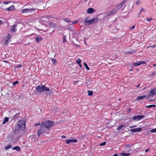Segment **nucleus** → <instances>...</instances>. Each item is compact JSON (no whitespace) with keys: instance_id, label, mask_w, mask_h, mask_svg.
Here are the masks:
<instances>
[{"instance_id":"obj_24","label":"nucleus","mask_w":156,"mask_h":156,"mask_svg":"<svg viewBox=\"0 0 156 156\" xmlns=\"http://www.w3.org/2000/svg\"><path fill=\"white\" fill-rule=\"evenodd\" d=\"M120 155L121 156H129L130 155V153H122L120 154Z\"/></svg>"},{"instance_id":"obj_1","label":"nucleus","mask_w":156,"mask_h":156,"mask_svg":"<svg viewBox=\"0 0 156 156\" xmlns=\"http://www.w3.org/2000/svg\"><path fill=\"white\" fill-rule=\"evenodd\" d=\"M54 125V122L50 120L42 122L40 129L37 132L38 136H39L41 134L47 133L48 132V130Z\"/></svg>"},{"instance_id":"obj_58","label":"nucleus","mask_w":156,"mask_h":156,"mask_svg":"<svg viewBox=\"0 0 156 156\" xmlns=\"http://www.w3.org/2000/svg\"><path fill=\"white\" fill-rule=\"evenodd\" d=\"M140 86V84H139V85H138L136 86V87H139V86Z\"/></svg>"},{"instance_id":"obj_14","label":"nucleus","mask_w":156,"mask_h":156,"mask_svg":"<svg viewBox=\"0 0 156 156\" xmlns=\"http://www.w3.org/2000/svg\"><path fill=\"white\" fill-rule=\"evenodd\" d=\"M116 12L115 10H113L109 12V13L107 16V17H108L110 16L113 14L116 13Z\"/></svg>"},{"instance_id":"obj_30","label":"nucleus","mask_w":156,"mask_h":156,"mask_svg":"<svg viewBox=\"0 0 156 156\" xmlns=\"http://www.w3.org/2000/svg\"><path fill=\"white\" fill-rule=\"evenodd\" d=\"M88 95L89 96H91L93 95V92L92 91H88Z\"/></svg>"},{"instance_id":"obj_9","label":"nucleus","mask_w":156,"mask_h":156,"mask_svg":"<svg viewBox=\"0 0 156 156\" xmlns=\"http://www.w3.org/2000/svg\"><path fill=\"white\" fill-rule=\"evenodd\" d=\"M126 0H124L121 3L118 5L116 7L117 9H120L124 5V3Z\"/></svg>"},{"instance_id":"obj_12","label":"nucleus","mask_w":156,"mask_h":156,"mask_svg":"<svg viewBox=\"0 0 156 156\" xmlns=\"http://www.w3.org/2000/svg\"><path fill=\"white\" fill-rule=\"evenodd\" d=\"M95 11L93 8H89L87 10V12L89 14H91L95 12Z\"/></svg>"},{"instance_id":"obj_25","label":"nucleus","mask_w":156,"mask_h":156,"mask_svg":"<svg viewBox=\"0 0 156 156\" xmlns=\"http://www.w3.org/2000/svg\"><path fill=\"white\" fill-rule=\"evenodd\" d=\"M19 115V113H16V115H15L14 116H13V119L14 120H16V119L18 117Z\"/></svg>"},{"instance_id":"obj_54","label":"nucleus","mask_w":156,"mask_h":156,"mask_svg":"<svg viewBox=\"0 0 156 156\" xmlns=\"http://www.w3.org/2000/svg\"><path fill=\"white\" fill-rule=\"evenodd\" d=\"M79 64V65L80 67H81V68H82V66H81V63H80V64Z\"/></svg>"},{"instance_id":"obj_45","label":"nucleus","mask_w":156,"mask_h":156,"mask_svg":"<svg viewBox=\"0 0 156 156\" xmlns=\"http://www.w3.org/2000/svg\"><path fill=\"white\" fill-rule=\"evenodd\" d=\"M40 125L41 126V124H40V122H38V123H36L34 125V126H39V125Z\"/></svg>"},{"instance_id":"obj_26","label":"nucleus","mask_w":156,"mask_h":156,"mask_svg":"<svg viewBox=\"0 0 156 156\" xmlns=\"http://www.w3.org/2000/svg\"><path fill=\"white\" fill-rule=\"evenodd\" d=\"M9 120V118L8 117H5L4 119L3 122L2 124H4L5 123L7 122Z\"/></svg>"},{"instance_id":"obj_34","label":"nucleus","mask_w":156,"mask_h":156,"mask_svg":"<svg viewBox=\"0 0 156 156\" xmlns=\"http://www.w3.org/2000/svg\"><path fill=\"white\" fill-rule=\"evenodd\" d=\"M150 131L151 132H152V133L156 132V128L153 129H152L151 130H150Z\"/></svg>"},{"instance_id":"obj_28","label":"nucleus","mask_w":156,"mask_h":156,"mask_svg":"<svg viewBox=\"0 0 156 156\" xmlns=\"http://www.w3.org/2000/svg\"><path fill=\"white\" fill-rule=\"evenodd\" d=\"M12 147V145L10 144L9 145H8L7 146H6L5 147V149L6 150H7L9 148H11Z\"/></svg>"},{"instance_id":"obj_53","label":"nucleus","mask_w":156,"mask_h":156,"mask_svg":"<svg viewBox=\"0 0 156 156\" xmlns=\"http://www.w3.org/2000/svg\"><path fill=\"white\" fill-rule=\"evenodd\" d=\"M2 23V21L0 20V25H1Z\"/></svg>"},{"instance_id":"obj_41","label":"nucleus","mask_w":156,"mask_h":156,"mask_svg":"<svg viewBox=\"0 0 156 156\" xmlns=\"http://www.w3.org/2000/svg\"><path fill=\"white\" fill-rule=\"evenodd\" d=\"M78 22V21L77 20H75L74 21L71 22L72 24H76Z\"/></svg>"},{"instance_id":"obj_29","label":"nucleus","mask_w":156,"mask_h":156,"mask_svg":"<svg viewBox=\"0 0 156 156\" xmlns=\"http://www.w3.org/2000/svg\"><path fill=\"white\" fill-rule=\"evenodd\" d=\"M156 107V106L155 105H150L148 106H146V107L147 108H151L152 107Z\"/></svg>"},{"instance_id":"obj_43","label":"nucleus","mask_w":156,"mask_h":156,"mask_svg":"<svg viewBox=\"0 0 156 156\" xmlns=\"http://www.w3.org/2000/svg\"><path fill=\"white\" fill-rule=\"evenodd\" d=\"M22 66L21 65H18L16 67V68H20L22 67Z\"/></svg>"},{"instance_id":"obj_63","label":"nucleus","mask_w":156,"mask_h":156,"mask_svg":"<svg viewBox=\"0 0 156 156\" xmlns=\"http://www.w3.org/2000/svg\"><path fill=\"white\" fill-rule=\"evenodd\" d=\"M68 28L69 29V28H70V27H69Z\"/></svg>"},{"instance_id":"obj_55","label":"nucleus","mask_w":156,"mask_h":156,"mask_svg":"<svg viewBox=\"0 0 156 156\" xmlns=\"http://www.w3.org/2000/svg\"><path fill=\"white\" fill-rule=\"evenodd\" d=\"M148 151H149V149H146V150H145V151L146 152H147Z\"/></svg>"},{"instance_id":"obj_36","label":"nucleus","mask_w":156,"mask_h":156,"mask_svg":"<svg viewBox=\"0 0 156 156\" xmlns=\"http://www.w3.org/2000/svg\"><path fill=\"white\" fill-rule=\"evenodd\" d=\"M89 18V17H86L84 18V23L86 22V21H87L88 20L87 19H88Z\"/></svg>"},{"instance_id":"obj_22","label":"nucleus","mask_w":156,"mask_h":156,"mask_svg":"<svg viewBox=\"0 0 156 156\" xmlns=\"http://www.w3.org/2000/svg\"><path fill=\"white\" fill-rule=\"evenodd\" d=\"M20 149H21L20 147L18 146H16L14 147H13L12 148V150H15L17 151H20Z\"/></svg>"},{"instance_id":"obj_32","label":"nucleus","mask_w":156,"mask_h":156,"mask_svg":"<svg viewBox=\"0 0 156 156\" xmlns=\"http://www.w3.org/2000/svg\"><path fill=\"white\" fill-rule=\"evenodd\" d=\"M64 20L65 21L67 22H69V23H71V22L70 20L68 18H65L64 19Z\"/></svg>"},{"instance_id":"obj_19","label":"nucleus","mask_w":156,"mask_h":156,"mask_svg":"<svg viewBox=\"0 0 156 156\" xmlns=\"http://www.w3.org/2000/svg\"><path fill=\"white\" fill-rule=\"evenodd\" d=\"M35 39L36 41L38 43H39L42 40V37L40 36L36 37Z\"/></svg>"},{"instance_id":"obj_2","label":"nucleus","mask_w":156,"mask_h":156,"mask_svg":"<svg viewBox=\"0 0 156 156\" xmlns=\"http://www.w3.org/2000/svg\"><path fill=\"white\" fill-rule=\"evenodd\" d=\"M45 91H49V92H48L46 94V95L48 96V95L52 94V92L51 90H50L49 91V89L48 87H46L45 85H41L37 86L36 88L35 91V95H37L41 93L42 92H44Z\"/></svg>"},{"instance_id":"obj_3","label":"nucleus","mask_w":156,"mask_h":156,"mask_svg":"<svg viewBox=\"0 0 156 156\" xmlns=\"http://www.w3.org/2000/svg\"><path fill=\"white\" fill-rule=\"evenodd\" d=\"M26 122L24 119H21L18 122L16 126L21 130H23L25 128Z\"/></svg>"},{"instance_id":"obj_49","label":"nucleus","mask_w":156,"mask_h":156,"mask_svg":"<svg viewBox=\"0 0 156 156\" xmlns=\"http://www.w3.org/2000/svg\"><path fill=\"white\" fill-rule=\"evenodd\" d=\"M155 99H154L153 100L150 99L148 100V101H154Z\"/></svg>"},{"instance_id":"obj_50","label":"nucleus","mask_w":156,"mask_h":156,"mask_svg":"<svg viewBox=\"0 0 156 156\" xmlns=\"http://www.w3.org/2000/svg\"><path fill=\"white\" fill-rule=\"evenodd\" d=\"M61 137L62 138H66V136H64V135H62Z\"/></svg>"},{"instance_id":"obj_16","label":"nucleus","mask_w":156,"mask_h":156,"mask_svg":"<svg viewBox=\"0 0 156 156\" xmlns=\"http://www.w3.org/2000/svg\"><path fill=\"white\" fill-rule=\"evenodd\" d=\"M19 127H17L16 126L15 127V129L13 131L14 133L15 134H18L19 133V130H21L20 128H19Z\"/></svg>"},{"instance_id":"obj_38","label":"nucleus","mask_w":156,"mask_h":156,"mask_svg":"<svg viewBox=\"0 0 156 156\" xmlns=\"http://www.w3.org/2000/svg\"><path fill=\"white\" fill-rule=\"evenodd\" d=\"M52 62L53 64H55L56 63V61L55 59L54 58L51 59Z\"/></svg>"},{"instance_id":"obj_42","label":"nucleus","mask_w":156,"mask_h":156,"mask_svg":"<svg viewBox=\"0 0 156 156\" xmlns=\"http://www.w3.org/2000/svg\"><path fill=\"white\" fill-rule=\"evenodd\" d=\"M18 81H16L15 82H14L13 83V85H14V86L16 84H18Z\"/></svg>"},{"instance_id":"obj_60","label":"nucleus","mask_w":156,"mask_h":156,"mask_svg":"<svg viewBox=\"0 0 156 156\" xmlns=\"http://www.w3.org/2000/svg\"><path fill=\"white\" fill-rule=\"evenodd\" d=\"M121 98H120V99H119V101H121Z\"/></svg>"},{"instance_id":"obj_4","label":"nucleus","mask_w":156,"mask_h":156,"mask_svg":"<svg viewBox=\"0 0 156 156\" xmlns=\"http://www.w3.org/2000/svg\"><path fill=\"white\" fill-rule=\"evenodd\" d=\"M11 41V36L10 34L9 33L7 34V35L5 38V45H7L8 43Z\"/></svg>"},{"instance_id":"obj_5","label":"nucleus","mask_w":156,"mask_h":156,"mask_svg":"<svg viewBox=\"0 0 156 156\" xmlns=\"http://www.w3.org/2000/svg\"><path fill=\"white\" fill-rule=\"evenodd\" d=\"M156 94V90L155 89H152L148 94V97L147 98H148L150 97L155 95Z\"/></svg>"},{"instance_id":"obj_18","label":"nucleus","mask_w":156,"mask_h":156,"mask_svg":"<svg viewBox=\"0 0 156 156\" xmlns=\"http://www.w3.org/2000/svg\"><path fill=\"white\" fill-rule=\"evenodd\" d=\"M90 21L91 22V23L92 24L94 23H96L97 22L98 20L97 18H95L92 19L90 20Z\"/></svg>"},{"instance_id":"obj_11","label":"nucleus","mask_w":156,"mask_h":156,"mask_svg":"<svg viewBox=\"0 0 156 156\" xmlns=\"http://www.w3.org/2000/svg\"><path fill=\"white\" fill-rule=\"evenodd\" d=\"M77 141V140L76 139H71V140H68L66 141V143L68 144H69L70 143H76Z\"/></svg>"},{"instance_id":"obj_39","label":"nucleus","mask_w":156,"mask_h":156,"mask_svg":"<svg viewBox=\"0 0 156 156\" xmlns=\"http://www.w3.org/2000/svg\"><path fill=\"white\" fill-rule=\"evenodd\" d=\"M10 2V1H4L3 2V4H7L9 3Z\"/></svg>"},{"instance_id":"obj_17","label":"nucleus","mask_w":156,"mask_h":156,"mask_svg":"<svg viewBox=\"0 0 156 156\" xmlns=\"http://www.w3.org/2000/svg\"><path fill=\"white\" fill-rule=\"evenodd\" d=\"M15 9L14 6L13 5H12L8 8L5 9L6 11H10L14 10Z\"/></svg>"},{"instance_id":"obj_35","label":"nucleus","mask_w":156,"mask_h":156,"mask_svg":"<svg viewBox=\"0 0 156 156\" xmlns=\"http://www.w3.org/2000/svg\"><path fill=\"white\" fill-rule=\"evenodd\" d=\"M135 52V51H132V52H130V51H129V52H125V54H132V53H133Z\"/></svg>"},{"instance_id":"obj_48","label":"nucleus","mask_w":156,"mask_h":156,"mask_svg":"<svg viewBox=\"0 0 156 156\" xmlns=\"http://www.w3.org/2000/svg\"><path fill=\"white\" fill-rule=\"evenodd\" d=\"M144 10V9L143 8H142L141 9V10L140 12H139V15H140V13H141V12L142 11H143Z\"/></svg>"},{"instance_id":"obj_64","label":"nucleus","mask_w":156,"mask_h":156,"mask_svg":"<svg viewBox=\"0 0 156 156\" xmlns=\"http://www.w3.org/2000/svg\"><path fill=\"white\" fill-rule=\"evenodd\" d=\"M68 28L69 29V28H70V27H69Z\"/></svg>"},{"instance_id":"obj_59","label":"nucleus","mask_w":156,"mask_h":156,"mask_svg":"<svg viewBox=\"0 0 156 156\" xmlns=\"http://www.w3.org/2000/svg\"><path fill=\"white\" fill-rule=\"evenodd\" d=\"M153 66H156V64H153Z\"/></svg>"},{"instance_id":"obj_37","label":"nucleus","mask_w":156,"mask_h":156,"mask_svg":"<svg viewBox=\"0 0 156 156\" xmlns=\"http://www.w3.org/2000/svg\"><path fill=\"white\" fill-rule=\"evenodd\" d=\"M153 20V19L152 18H147L146 19V20L148 21V22H150V21L151 20Z\"/></svg>"},{"instance_id":"obj_56","label":"nucleus","mask_w":156,"mask_h":156,"mask_svg":"<svg viewBox=\"0 0 156 156\" xmlns=\"http://www.w3.org/2000/svg\"><path fill=\"white\" fill-rule=\"evenodd\" d=\"M113 156H118V154H114Z\"/></svg>"},{"instance_id":"obj_44","label":"nucleus","mask_w":156,"mask_h":156,"mask_svg":"<svg viewBox=\"0 0 156 156\" xmlns=\"http://www.w3.org/2000/svg\"><path fill=\"white\" fill-rule=\"evenodd\" d=\"M106 144L105 142H104L103 143H101L100 144V146H102L105 145Z\"/></svg>"},{"instance_id":"obj_13","label":"nucleus","mask_w":156,"mask_h":156,"mask_svg":"<svg viewBox=\"0 0 156 156\" xmlns=\"http://www.w3.org/2000/svg\"><path fill=\"white\" fill-rule=\"evenodd\" d=\"M17 25L16 24L12 26L11 27V30L14 32H15L16 30V27H17Z\"/></svg>"},{"instance_id":"obj_61","label":"nucleus","mask_w":156,"mask_h":156,"mask_svg":"<svg viewBox=\"0 0 156 156\" xmlns=\"http://www.w3.org/2000/svg\"><path fill=\"white\" fill-rule=\"evenodd\" d=\"M4 62H8L7 61H4Z\"/></svg>"},{"instance_id":"obj_51","label":"nucleus","mask_w":156,"mask_h":156,"mask_svg":"<svg viewBox=\"0 0 156 156\" xmlns=\"http://www.w3.org/2000/svg\"><path fill=\"white\" fill-rule=\"evenodd\" d=\"M139 1H136V5H137L139 4Z\"/></svg>"},{"instance_id":"obj_52","label":"nucleus","mask_w":156,"mask_h":156,"mask_svg":"<svg viewBox=\"0 0 156 156\" xmlns=\"http://www.w3.org/2000/svg\"><path fill=\"white\" fill-rule=\"evenodd\" d=\"M133 70V67H132L129 70V71H132Z\"/></svg>"},{"instance_id":"obj_6","label":"nucleus","mask_w":156,"mask_h":156,"mask_svg":"<svg viewBox=\"0 0 156 156\" xmlns=\"http://www.w3.org/2000/svg\"><path fill=\"white\" fill-rule=\"evenodd\" d=\"M144 117V115H137L134 116L133 117V119L136 121H138L143 118Z\"/></svg>"},{"instance_id":"obj_62","label":"nucleus","mask_w":156,"mask_h":156,"mask_svg":"<svg viewBox=\"0 0 156 156\" xmlns=\"http://www.w3.org/2000/svg\"><path fill=\"white\" fill-rule=\"evenodd\" d=\"M85 1L87 2L88 0H84Z\"/></svg>"},{"instance_id":"obj_8","label":"nucleus","mask_w":156,"mask_h":156,"mask_svg":"<svg viewBox=\"0 0 156 156\" xmlns=\"http://www.w3.org/2000/svg\"><path fill=\"white\" fill-rule=\"evenodd\" d=\"M142 129L141 128H136L131 129L130 131L131 132H137L141 131Z\"/></svg>"},{"instance_id":"obj_31","label":"nucleus","mask_w":156,"mask_h":156,"mask_svg":"<svg viewBox=\"0 0 156 156\" xmlns=\"http://www.w3.org/2000/svg\"><path fill=\"white\" fill-rule=\"evenodd\" d=\"M83 63H84V65L85 66V67L86 69L87 70H89L90 69V68L88 66L87 64L85 62H84Z\"/></svg>"},{"instance_id":"obj_7","label":"nucleus","mask_w":156,"mask_h":156,"mask_svg":"<svg viewBox=\"0 0 156 156\" xmlns=\"http://www.w3.org/2000/svg\"><path fill=\"white\" fill-rule=\"evenodd\" d=\"M35 10V9L34 8H28L22 10V13H26L29 12H32Z\"/></svg>"},{"instance_id":"obj_21","label":"nucleus","mask_w":156,"mask_h":156,"mask_svg":"<svg viewBox=\"0 0 156 156\" xmlns=\"http://www.w3.org/2000/svg\"><path fill=\"white\" fill-rule=\"evenodd\" d=\"M56 25L54 23L51 22L49 24V26L50 27L54 28L55 27Z\"/></svg>"},{"instance_id":"obj_15","label":"nucleus","mask_w":156,"mask_h":156,"mask_svg":"<svg viewBox=\"0 0 156 156\" xmlns=\"http://www.w3.org/2000/svg\"><path fill=\"white\" fill-rule=\"evenodd\" d=\"M91 81L92 80H89L88 79H86V81H85V82L86 84L87 85H90L91 83Z\"/></svg>"},{"instance_id":"obj_46","label":"nucleus","mask_w":156,"mask_h":156,"mask_svg":"<svg viewBox=\"0 0 156 156\" xmlns=\"http://www.w3.org/2000/svg\"><path fill=\"white\" fill-rule=\"evenodd\" d=\"M156 74V73L154 72H152L151 73V76H153L155 75Z\"/></svg>"},{"instance_id":"obj_23","label":"nucleus","mask_w":156,"mask_h":156,"mask_svg":"<svg viewBox=\"0 0 156 156\" xmlns=\"http://www.w3.org/2000/svg\"><path fill=\"white\" fill-rule=\"evenodd\" d=\"M90 20H88L87 21H86V22L84 23V24L85 25H89L90 24H92L91 22L90 21Z\"/></svg>"},{"instance_id":"obj_57","label":"nucleus","mask_w":156,"mask_h":156,"mask_svg":"<svg viewBox=\"0 0 156 156\" xmlns=\"http://www.w3.org/2000/svg\"><path fill=\"white\" fill-rule=\"evenodd\" d=\"M136 127V126H129V127L130 128H133V127Z\"/></svg>"},{"instance_id":"obj_10","label":"nucleus","mask_w":156,"mask_h":156,"mask_svg":"<svg viewBox=\"0 0 156 156\" xmlns=\"http://www.w3.org/2000/svg\"><path fill=\"white\" fill-rule=\"evenodd\" d=\"M145 63V62L144 61H138L137 62H133V65L135 66H137L143 64H144Z\"/></svg>"},{"instance_id":"obj_33","label":"nucleus","mask_w":156,"mask_h":156,"mask_svg":"<svg viewBox=\"0 0 156 156\" xmlns=\"http://www.w3.org/2000/svg\"><path fill=\"white\" fill-rule=\"evenodd\" d=\"M81 62V60L80 59H79V58L77 59V60H76V63L77 64H79Z\"/></svg>"},{"instance_id":"obj_27","label":"nucleus","mask_w":156,"mask_h":156,"mask_svg":"<svg viewBox=\"0 0 156 156\" xmlns=\"http://www.w3.org/2000/svg\"><path fill=\"white\" fill-rule=\"evenodd\" d=\"M124 127V126L123 125H122L119 126L117 127V130H120L121 129H122V128Z\"/></svg>"},{"instance_id":"obj_47","label":"nucleus","mask_w":156,"mask_h":156,"mask_svg":"<svg viewBox=\"0 0 156 156\" xmlns=\"http://www.w3.org/2000/svg\"><path fill=\"white\" fill-rule=\"evenodd\" d=\"M135 27V25H133L132 27H130V28L132 30V29H133Z\"/></svg>"},{"instance_id":"obj_40","label":"nucleus","mask_w":156,"mask_h":156,"mask_svg":"<svg viewBox=\"0 0 156 156\" xmlns=\"http://www.w3.org/2000/svg\"><path fill=\"white\" fill-rule=\"evenodd\" d=\"M66 41V36H64L63 39V43H65Z\"/></svg>"},{"instance_id":"obj_20","label":"nucleus","mask_w":156,"mask_h":156,"mask_svg":"<svg viewBox=\"0 0 156 156\" xmlns=\"http://www.w3.org/2000/svg\"><path fill=\"white\" fill-rule=\"evenodd\" d=\"M146 95H143L141 96H139L137 97L136 98V100H141L142 99H144V98H146Z\"/></svg>"}]
</instances>
